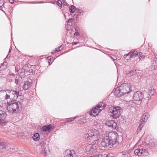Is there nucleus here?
Masks as SVG:
<instances>
[{
    "mask_svg": "<svg viewBox=\"0 0 157 157\" xmlns=\"http://www.w3.org/2000/svg\"><path fill=\"white\" fill-rule=\"evenodd\" d=\"M118 135L115 132H109L108 136H106L102 139L101 144L104 147H110L115 144H118Z\"/></svg>",
    "mask_w": 157,
    "mask_h": 157,
    "instance_id": "f257e3e1",
    "label": "nucleus"
},
{
    "mask_svg": "<svg viewBox=\"0 0 157 157\" xmlns=\"http://www.w3.org/2000/svg\"><path fill=\"white\" fill-rule=\"evenodd\" d=\"M131 85L128 83H124L119 87H117L115 91V96L120 97L124 94L128 93L130 91Z\"/></svg>",
    "mask_w": 157,
    "mask_h": 157,
    "instance_id": "f03ea898",
    "label": "nucleus"
},
{
    "mask_svg": "<svg viewBox=\"0 0 157 157\" xmlns=\"http://www.w3.org/2000/svg\"><path fill=\"white\" fill-rule=\"evenodd\" d=\"M84 138L88 141H97L100 138L101 135L99 131L96 129H92L88 131L84 136Z\"/></svg>",
    "mask_w": 157,
    "mask_h": 157,
    "instance_id": "7ed1b4c3",
    "label": "nucleus"
},
{
    "mask_svg": "<svg viewBox=\"0 0 157 157\" xmlns=\"http://www.w3.org/2000/svg\"><path fill=\"white\" fill-rule=\"evenodd\" d=\"M7 104V109L12 113H19L22 109V104L19 101L11 103L8 102Z\"/></svg>",
    "mask_w": 157,
    "mask_h": 157,
    "instance_id": "20e7f679",
    "label": "nucleus"
},
{
    "mask_svg": "<svg viewBox=\"0 0 157 157\" xmlns=\"http://www.w3.org/2000/svg\"><path fill=\"white\" fill-rule=\"evenodd\" d=\"M4 92L6 93L5 98L9 100L10 101H16L19 96L21 95L19 94V91H16L10 90L8 91L7 93H6L4 91H0V92Z\"/></svg>",
    "mask_w": 157,
    "mask_h": 157,
    "instance_id": "39448f33",
    "label": "nucleus"
},
{
    "mask_svg": "<svg viewBox=\"0 0 157 157\" xmlns=\"http://www.w3.org/2000/svg\"><path fill=\"white\" fill-rule=\"evenodd\" d=\"M121 108L119 106H112L109 108V112L110 116L114 119H116L121 114Z\"/></svg>",
    "mask_w": 157,
    "mask_h": 157,
    "instance_id": "423d86ee",
    "label": "nucleus"
},
{
    "mask_svg": "<svg viewBox=\"0 0 157 157\" xmlns=\"http://www.w3.org/2000/svg\"><path fill=\"white\" fill-rule=\"evenodd\" d=\"M143 98V94L140 91H137L134 93L133 95V102L137 105L140 104Z\"/></svg>",
    "mask_w": 157,
    "mask_h": 157,
    "instance_id": "0eeeda50",
    "label": "nucleus"
},
{
    "mask_svg": "<svg viewBox=\"0 0 157 157\" xmlns=\"http://www.w3.org/2000/svg\"><path fill=\"white\" fill-rule=\"evenodd\" d=\"M97 146L98 145L94 144V142L92 144L88 145L86 149V152L90 154L94 153L95 152Z\"/></svg>",
    "mask_w": 157,
    "mask_h": 157,
    "instance_id": "6e6552de",
    "label": "nucleus"
},
{
    "mask_svg": "<svg viewBox=\"0 0 157 157\" xmlns=\"http://www.w3.org/2000/svg\"><path fill=\"white\" fill-rule=\"evenodd\" d=\"M6 116V112L2 110H0V124L2 125H4L6 123L4 122V120Z\"/></svg>",
    "mask_w": 157,
    "mask_h": 157,
    "instance_id": "1a4fd4ad",
    "label": "nucleus"
},
{
    "mask_svg": "<svg viewBox=\"0 0 157 157\" xmlns=\"http://www.w3.org/2000/svg\"><path fill=\"white\" fill-rule=\"evenodd\" d=\"M70 12L72 13H75V16L76 15V17L77 18L78 17L81 15L82 13L80 10L78 9H76L75 7L74 6H72L70 7Z\"/></svg>",
    "mask_w": 157,
    "mask_h": 157,
    "instance_id": "9d476101",
    "label": "nucleus"
},
{
    "mask_svg": "<svg viewBox=\"0 0 157 157\" xmlns=\"http://www.w3.org/2000/svg\"><path fill=\"white\" fill-rule=\"evenodd\" d=\"M105 124L109 127L113 129H116L117 128V124L113 120L108 121L105 123Z\"/></svg>",
    "mask_w": 157,
    "mask_h": 157,
    "instance_id": "9b49d317",
    "label": "nucleus"
},
{
    "mask_svg": "<svg viewBox=\"0 0 157 157\" xmlns=\"http://www.w3.org/2000/svg\"><path fill=\"white\" fill-rule=\"evenodd\" d=\"M64 156L65 157H77V155L73 151L68 149L65 151Z\"/></svg>",
    "mask_w": 157,
    "mask_h": 157,
    "instance_id": "f8f14e48",
    "label": "nucleus"
},
{
    "mask_svg": "<svg viewBox=\"0 0 157 157\" xmlns=\"http://www.w3.org/2000/svg\"><path fill=\"white\" fill-rule=\"evenodd\" d=\"M100 111V110L96 106L91 111L90 115L91 116H96L98 115Z\"/></svg>",
    "mask_w": 157,
    "mask_h": 157,
    "instance_id": "ddd939ff",
    "label": "nucleus"
},
{
    "mask_svg": "<svg viewBox=\"0 0 157 157\" xmlns=\"http://www.w3.org/2000/svg\"><path fill=\"white\" fill-rule=\"evenodd\" d=\"M54 128L52 124H49L47 126H44L42 128V130L43 131L47 132L50 129H53Z\"/></svg>",
    "mask_w": 157,
    "mask_h": 157,
    "instance_id": "4468645a",
    "label": "nucleus"
},
{
    "mask_svg": "<svg viewBox=\"0 0 157 157\" xmlns=\"http://www.w3.org/2000/svg\"><path fill=\"white\" fill-rule=\"evenodd\" d=\"M31 83L30 82L28 81L24 83L23 88L24 90H27L31 87Z\"/></svg>",
    "mask_w": 157,
    "mask_h": 157,
    "instance_id": "2eb2a0df",
    "label": "nucleus"
},
{
    "mask_svg": "<svg viewBox=\"0 0 157 157\" xmlns=\"http://www.w3.org/2000/svg\"><path fill=\"white\" fill-rule=\"evenodd\" d=\"M149 117V115L148 113H146L142 116V118L141 119V120L145 122L147 120Z\"/></svg>",
    "mask_w": 157,
    "mask_h": 157,
    "instance_id": "dca6fc26",
    "label": "nucleus"
},
{
    "mask_svg": "<svg viewBox=\"0 0 157 157\" xmlns=\"http://www.w3.org/2000/svg\"><path fill=\"white\" fill-rule=\"evenodd\" d=\"M96 106L101 111L106 106V105L104 103H100Z\"/></svg>",
    "mask_w": 157,
    "mask_h": 157,
    "instance_id": "f3484780",
    "label": "nucleus"
},
{
    "mask_svg": "<svg viewBox=\"0 0 157 157\" xmlns=\"http://www.w3.org/2000/svg\"><path fill=\"white\" fill-rule=\"evenodd\" d=\"M145 123V122L141 120L140 122L137 129V131L138 132H140L141 131L142 128L144 124Z\"/></svg>",
    "mask_w": 157,
    "mask_h": 157,
    "instance_id": "a211bd4d",
    "label": "nucleus"
},
{
    "mask_svg": "<svg viewBox=\"0 0 157 157\" xmlns=\"http://www.w3.org/2000/svg\"><path fill=\"white\" fill-rule=\"evenodd\" d=\"M129 54L130 55L131 58L135 57L137 56V51H134V50H132L129 52Z\"/></svg>",
    "mask_w": 157,
    "mask_h": 157,
    "instance_id": "6ab92c4d",
    "label": "nucleus"
},
{
    "mask_svg": "<svg viewBox=\"0 0 157 157\" xmlns=\"http://www.w3.org/2000/svg\"><path fill=\"white\" fill-rule=\"evenodd\" d=\"M155 92V90L152 87H150L148 89V94L149 95L151 96L153 95L154 93Z\"/></svg>",
    "mask_w": 157,
    "mask_h": 157,
    "instance_id": "aec40b11",
    "label": "nucleus"
},
{
    "mask_svg": "<svg viewBox=\"0 0 157 157\" xmlns=\"http://www.w3.org/2000/svg\"><path fill=\"white\" fill-rule=\"evenodd\" d=\"M33 139L36 141L40 139V135L38 133H35L33 136Z\"/></svg>",
    "mask_w": 157,
    "mask_h": 157,
    "instance_id": "412c9836",
    "label": "nucleus"
},
{
    "mask_svg": "<svg viewBox=\"0 0 157 157\" xmlns=\"http://www.w3.org/2000/svg\"><path fill=\"white\" fill-rule=\"evenodd\" d=\"M6 147L7 144L5 142L0 141V149L6 148Z\"/></svg>",
    "mask_w": 157,
    "mask_h": 157,
    "instance_id": "4be33fe9",
    "label": "nucleus"
},
{
    "mask_svg": "<svg viewBox=\"0 0 157 157\" xmlns=\"http://www.w3.org/2000/svg\"><path fill=\"white\" fill-rule=\"evenodd\" d=\"M152 67H154V69L157 70V59L156 60H153L152 62Z\"/></svg>",
    "mask_w": 157,
    "mask_h": 157,
    "instance_id": "5701e85b",
    "label": "nucleus"
},
{
    "mask_svg": "<svg viewBox=\"0 0 157 157\" xmlns=\"http://www.w3.org/2000/svg\"><path fill=\"white\" fill-rule=\"evenodd\" d=\"M140 151L141 149H136L134 152L135 154L136 155L140 156L141 155V152H142L141 151Z\"/></svg>",
    "mask_w": 157,
    "mask_h": 157,
    "instance_id": "b1692460",
    "label": "nucleus"
},
{
    "mask_svg": "<svg viewBox=\"0 0 157 157\" xmlns=\"http://www.w3.org/2000/svg\"><path fill=\"white\" fill-rule=\"evenodd\" d=\"M140 151L142 152H141V155H143L146 156L148 154L147 151L145 149H141Z\"/></svg>",
    "mask_w": 157,
    "mask_h": 157,
    "instance_id": "393cba45",
    "label": "nucleus"
},
{
    "mask_svg": "<svg viewBox=\"0 0 157 157\" xmlns=\"http://www.w3.org/2000/svg\"><path fill=\"white\" fill-rule=\"evenodd\" d=\"M72 34H74L75 36H77L78 35V33L77 30L75 28H74L72 30L71 33Z\"/></svg>",
    "mask_w": 157,
    "mask_h": 157,
    "instance_id": "a878e982",
    "label": "nucleus"
},
{
    "mask_svg": "<svg viewBox=\"0 0 157 157\" xmlns=\"http://www.w3.org/2000/svg\"><path fill=\"white\" fill-rule=\"evenodd\" d=\"M136 70H132L131 71L128 73V75L130 76H132L136 74Z\"/></svg>",
    "mask_w": 157,
    "mask_h": 157,
    "instance_id": "bb28decb",
    "label": "nucleus"
},
{
    "mask_svg": "<svg viewBox=\"0 0 157 157\" xmlns=\"http://www.w3.org/2000/svg\"><path fill=\"white\" fill-rule=\"evenodd\" d=\"M41 153L43 155H44L45 157H47V153L46 151V149L44 147V150L42 151Z\"/></svg>",
    "mask_w": 157,
    "mask_h": 157,
    "instance_id": "cd10ccee",
    "label": "nucleus"
},
{
    "mask_svg": "<svg viewBox=\"0 0 157 157\" xmlns=\"http://www.w3.org/2000/svg\"><path fill=\"white\" fill-rule=\"evenodd\" d=\"M74 20V18L73 19L72 18L69 19L68 21L67 25L70 26L72 25V22Z\"/></svg>",
    "mask_w": 157,
    "mask_h": 157,
    "instance_id": "c85d7f7f",
    "label": "nucleus"
},
{
    "mask_svg": "<svg viewBox=\"0 0 157 157\" xmlns=\"http://www.w3.org/2000/svg\"><path fill=\"white\" fill-rule=\"evenodd\" d=\"M62 3L61 0H59L57 1V2H56V4H57V5L60 7H62Z\"/></svg>",
    "mask_w": 157,
    "mask_h": 157,
    "instance_id": "c756f323",
    "label": "nucleus"
},
{
    "mask_svg": "<svg viewBox=\"0 0 157 157\" xmlns=\"http://www.w3.org/2000/svg\"><path fill=\"white\" fill-rule=\"evenodd\" d=\"M124 57L125 59H128L130 57V55L129 53L128 54L124 55Z\"/></svg>",
    "mask_w": 157,
    "mask_h": 157,
    "instance_id": "7c9ffc66",
    "label": "nucleus"
},
{
    "mask_svg": "<svg viewBox=\"0 0 157 157\" xmlns=\"http://www.w3.org/2000/svg\"><path fill=\"white\" fill-rule=\"evenodd\" d=\"M76 118V117H74V118H70L69 120L66 122V123H68L71 122L73 121Z\"/></svg>",
    "mask_w": 157,
    "mask_h": 157,
    "instance_id": "2f4dec72",
    "label": "nucleus"
},
{
    "mask_svg": "<svg viewBox=\"0 0 157 157\" xmlns=\"http://www.w3.org/2000/svg\"><path fill=\"white\" fill-rule=\"evenodd\" d=\"M62 6L63 5L65 6H67V2L63 0H61Z\"/></svg>",
    "mask_w": 157,
    "mask_h": 157,
    "instance_id": "473e14b6",
    "label": "nucleus"
},
{
    "mask_svg": "<svg viewBox=\"0 0 157 157\" xmlns=\"http://www.w3.org/2000/svg\"><path fill=\"white\" fill-rule=\"evenodd\" d=\"M4 4V0H0V8Z\"/></svg>",
    "mask_w": 157,
    "mask_h": 157,
    "instance_id": "72a5a7b5",
    "label": "nucleus"
},
{
    "mask_svg": "<svg viewBox=\"0 0 157 157\" xmlns=\"http://www.w3.org/2000/svg\"><path fill=\"white\" fill-rule=\"evenodd\" d=\"M61 51V49H59V48H58L56 49V50L54 52H53L52 53L53 54L55 53L56 52H59Z\"/></svg>",
    "mask_w": 157,
    "mask_h": 157,
    "instance_id": "f704fd0d",
    "label": "nucleus"
},
{
    "mask_svg": "<svg viewBox=\"0 0 157 157\" xmlns=\"http://www.w3.org/2000/svg\"><path fill=\"white\" fill-rule=\"evenodd\" d=\"M46 145V143H44V142H42L40 143V145L41 146L43 145V146H44Z\"/></svg>",
    "mask_w": 157,
    "mask_h": 157,
    "instance_id": "c9c22d12",
    "label": "nucleus"
},
{
    "mask_svg": "<svg viewBox=\"0 0 157 157\" xmlns=\"http://www.w3.org/2000/svg\"><path fill=\"white\" fill-rule=\"evenodd\" d=\"M137 56H140L142 54V53L141 52H137Z\"/></svg>",
    "mask_w": 157,
    "mask_h": 157,
    "instance_id": "e433bc0d",
    "label": "nucleus"
},
{
    "mask_svg": "<svg viewBox=\"0 0 157 157\" xmlns=\"http://www.w3.org/2000/svg\"><path fill=\"white\" fill-rule=\"evenodd\" d=\"M89 157H100L97 154L95 155H94L89 156Z\"/></svg>",
    "mask_w": 157,
    "mask_h": 157,
    "instance_id": "4c0bfd02",
    "label": "nucleus"
},
{
    "mask_svg": "<svg viewBox=\"0 0 157 157\" xmlns=\"http://www.w3.org/2000/svg\"><path fill=\"white\" fill-rule=\"evenodd\" d=\"M106 157H113L112 155H111L110 154H108L106 155Z\"/></svg>",
    "mask_w": 157,
    "mask_h": 157,
    "instance_id": "58836bf2",
    "label": "nucleus"
},
{
    "mask_svg": "<svg viewBox=\"0 0 157 157\" xmlns=\"http://www.w3.org/2000/svg\"><path fill=\"white\" fill-rule=\"evenodd\" d=\"M19 82V80L18 79H15V82L16 84H18Z\"/></svg>",
    "mask_w": 157,
    "mask_h": 157,
    "instance_id": "ea45409f",
    "label": "nucleus"
},
{
    "mask_svg": "<svg viewBox=\"0 0 157 157\" xmlns=\"http://www.w3.org/2000/svg\"><path fill=\"white\" fill-rule=\"evenodd\" d=\"M107 155L105 154H102L101 155V157H106Z\"/></svg>",
    "mask_w": 157,
    "mask_h": 157,
    "instance_id": "a19ab883",
    "label": "nucleus"
},
{
    "mask_svg": "<svg viewBox=\"0 0 157 157\" xmlns=\"http://www.w3.org/2000/svg\"><path fill=\"white\" fill-rule=\"evenodd\" d=\"M59 48V49H60V48H61V49H61V51L63 48V45H61L60 46V47Z\"/></svg>",
    "mask_w": 157,
    "mask_h": 157,
    "instance_id": "79ce46f5",
    "label": "nucleus"
},
{
    "mask_svg": "<svg viewBox=\"0 0 157 157\" xmlns=\"http://www.w3.org/2000/svg\"><path fill=\"white\" fill-rule=\"evenodd\" d=\"M10 2L11 3H13L14 2V0H9Z\"/></svg>",
    "mask_w": 157,
    "mask_h": 157,
    "instance_id": "37998d69",
    "label": "nucleus"
},
{
    "mask_svg": "<svg viewBox=\"0 0 157 157\" xmlns=\"http://www.w3.org/2000/svg\"><path fill=\"white\" fill-rule=\"evenodd\" d=\"M11 48V47H10ZM11 51V48H10L9 51V53H10V52Z\"/></svg>",
    "mask_w": 157,
    "mask_h": 157,
    "instance_id": "c03bdc74",
    "label": "nucleus"
},
{
    "mask_svg": "<svg viewBox=\"0 0 157 157\" xmlns=\"http://www.w3.org/2000/svg\"><path fill=\"white\" fill-rule=\"evenodd\" d=\"M77 44V42H75V43H74V44H75V45H76V44Z\"/></svg>",
    "mask_w": 157,
    "mask_h": 157,
    "instance_id": "a18cd8bd",
    "label": "nucleus"
},
{
    "mask_svg": "<svg viewBox=\"0 0 157 157\" xmlns=\"http://www.w3.org/2000/svg\"><path fill=\"white\" fill-rule=\"evenodd\" d=\"M8 55L7 56V57H6V58H7V57H8Z\"/></svg>",
    "mask_w": 157,
    "mask_h": 157,
    "instance_id": "49530a36",
    "label": "nucleus"
}]
</instances>
